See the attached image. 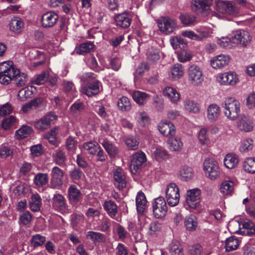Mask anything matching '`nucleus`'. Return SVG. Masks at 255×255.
Masks as SVG:
<instances>
[{
    "label": "nucleus",
    "mask_w": 255,
    "mask_h": 255,
    "mask_svg": "<svg viewBox=\"0 0 255 255\" xmlns=\"http://www.w3.org/2000/svg\"><path fill=\"white\" fill-rule=\"evenodd\" d=\"M116 25L122 28L129 27L132 21L131 15L127 12L116 14L114 17Z\"/></svg>",
    "instance_id": "nucleus-13"
},
{
    "label": "nucleus",
    "mask_w": 255,
    "mask_h": 255,
    "mask_svg": "<svg viewBox=\"0 0 255 255\" xmlns=\"http://www.w3.org/2000/svg\"><path fill=\"white\" fill-rule=\"evenodd\" d=\"M52 205L57 210H64L67 206L66 200L60 194H54L52 198Z\"/></svg>",
    "instance_id": "nucleus-22"
},
{
    "label": "nucleus",
    "mask_w": 255,
    "mask_h": 255,
    "mask_svg": "<svg viewBox=\"0 0 255 255\" xmlns=\"http://www.w3.org/2000/svg\"><path fill=\"white\" fill-rule=\"evenodd\" d=\"M101 143L110 157H115L118 154V148L108 140L104 139Z\"/></svg>",
    "instance_id": "nucleus-28"
},
{
    "label": "nucleus",
    "mask_w": 255,
    "mask_h": 255,
    "mask_svg": "<svg viewBox=\"0 0 255 255\" xmlns=\"http://www.w3.org/2000/svg\"><path fill=\"white\" fill-rule=\"evenodd\" d=\"M184 225L188 230L195 231L197 227V222L195 216L190 215L186 217L184 221Z\"/></svg>",
    "instance_id": "nucleus-40"
},
{
    "label": "nucleus",
    "mask_w": 255,
    "mask_h": 255,
    "mask_svg": "<svg viewBox=\"0 0 255 255\" xmlns=\"http://www.w3.org/2000/svg\"><path fill=\"white\" fill-rule=\"evenodd\" d=\"M48 181V175L46 173H38L34 178V184L38 187L46 185Z\"/></svg>",
    "instance_id": "nucleus-47"
},
{
    "label": "nucleus",
    "mask_w": 255,
    "mask_h": 255,
    "mask_svg": "<svg viewBox=\"0 0 255 255\" xmlns=\"http://www.w3.org/2000/svg\"><path fill=\"white\" fill-rule=\"evenodd\" d=\"M182 34L185 37L191 39L198 41L202 40L203 38L207 37L208 35V32L205 31L200 32L197 34L192 31H185L182 33Z\"/></svg>",
    "instance_id": "nucleus-37"
},
{
    "label": "nucleus",
    "mask_w": 255,
    "mask_h": 255,
    "mask_svg": "<svg viewBox=\"0 0 255 255\" xmlns=\"http://www.w3.org/2000/svg\"><path fill=\"white\" fill-rule=\"evenodd\" d=\"M57 118V116L55 114L50 112L46 116L37 121L35 124V127L40 130H44L48 128L51 122L56 120Z\"/></svg>",
    "instance_id": "nucleus-12"
},
{
    "label": "nucleus",
    "mask_w": 255,
    "mask_h": 255,
    "mask_svg": "<svg viewBox=\"0 0 255 255\" xmlns=\"http://www.w3.org/2000/svg\"><path fill=\"white\" fill-rule=\"evenodd\" d=\"M94 44L91 41H88L81 43L75 49L76 53L81 55H84L91 51L94 48Z\"/></svg>",
    "instance_id": "nucleus-32"
},
{
    "label": "nucleus",
    "mask_w": 255,
    "mask_h": 255,
    "mask_svg": "<svg viewBox=\"0 0 255 255\" xmlns=\"http://www.w3.org/2000/svg\"><path fill=\"white\" fill-rule=\"evenodd\" d=\"M84 109V105L82 102H75L70 107V111L73 116L77 115L78 112H81Z\"/></svg>",
    "instance_id": "nucleus-61"
},
{
    "label": "nucleus",
    "mask_w": 255,
    "mask_h": 255,
    "mask_svg": "<svg viewBox=\"0 0 255 255\" xmlns=\"http://www.w3.org/2000/svg\"><path fill=\"white\" fill-rule=\"evenodd\" d=\"M104 209L112 219H115L118 212V206L112 200H106L103 204Z\"/></svg>",
    "instance_id": "nucleus-20"
},
{
    "label": "nucleus",
    "mask_w": 255,
    "mask_h": 255,
    "mask_svg": "<svg viewBox=\"0 0 255 255\" xmlns=\"http://www.w3.org/2000/svg\"><path fill=\"white\" fill-rule=\"evenodd\" d=\"M56 128H54L50 130L47 133H46L44 137L48 140V141L50 144L53 145L57 144V132Z\"/></svg>",
    "instance_id": "nucleus-53"
},
{
    "label": "nucleus",
    "mask_w": 255,
    "mask_h": 255,
    "mask_svg": "<svg viewBox=\"0 0 255 255\" xmlns=\"http://www.w3.org/2000/svg\"><path fill=\"white\" fill-rule=\"evenodd\" d=\"M125 142L128 147L132 150L137 149L139 144V142L132 135L127 137Z\"/></svg>",
    "instance_id": "nucleus-62"
},
{
    "label": "nucleus",
    "mask_w": 255,
    "mask_h": 255,
    "mask_svg": "<svg viewBox=\"0 0 255 255\" xmlns=\"http://www.w3.org/2000/svg\"><path fill=\"white\" fill-rule=\"evenodd\" d=\"M253 143L254 141L251 138L243 140L240 147V151L245 152L251 150L253 147Z\"/></svg>",
    "instance_id": "nucleus-58"
},
{
    "label": "nucleus",
    "mask_w": 255,
    "mask_h": 255,
    "mask_svg": "<svg viewBox=\"0 0 255 255\" xmlns=\"http://www.w3.org/2000/svg\"><path fill=\"white\" fill-rule=\"evenodd\" d=\"M153 154L155 158L158 161L166 159L168 156V153L166 150L158 148H156Z\"/></svg>",
    "instance_id": "nucleus-60"
},
{
    "label": "nucleus",
    "mask_w": 255,
    "mask_h": 255,
    "mask_svg": "<svg viewBox=\"0 0 255 255\" xmlns=\"http://www.w3.org/2000/svg\"><path fill=\"white\" fill-rule=\"evenodd\" d=\"M158 26L161 31L168 34L173 32L175 27V23L171 19L164 18L162 21L158 22Z\"/></svg>",
    "instance_id": "nucleus-17"
},
{
    "label": "nucleus",
    "mask_w": 255,
    "mask_h": 255,
    "mask_svg": "<svg viewBox=\"0 0 255 255\" xmlns=\"http://www.w3.org/2000/svg\"><path fill=\"white\" fill-rule=\"evenodd\" d=\"M63 171L57 166L52 168L51 172L50 186L53 189H59L63 184Z\"/></svg>",
    "instance_id": "nucleus-7"
},
{
    "label": "nucleus",
    "mask_w": 255,
    "mask_h": 255,
    "mask_svg": "<svg viewBox=\"0 0 255 255\" xmlns=\"http://www.w3.org/2000/svg\"><path fill=\"white\" fill-rule=\"evenodd\" d=\"M32 96V85H29L19 90L18 97L21 101L31 99Z\"/></svg>",
    "instance_id": "nucleus-44"
},
{
    "label": "nucleus",
    "mask_w": 255,
    "mask_h": 255,
    "mask_svg": "<svg viewBox=\"0 0 255 255\" xmlns=\"http://www.w3.org/2000/svg\"><path fill=\"white\" fill-rule=\"evenodd\" d=\"M169 148L173 151L180 150L183 145V142L180 138L177 137L170 138L168 141Z\"/></svg>",
    "instance_id": "nucleus-39"
},
{
    "label": "nucleus",
    "mask_w": 255,
    "mask_h": 255,
    "mask_svg": "<svg viewBox=\"0 0 255 255\" xmlns=\"http://www.w3.org/2000/svg\"><path fill=\"white\" fill-rule=\"evenodd\" d=\"M153 107L159 112H161L164 109V101L161 96H155L153 98Z\"/></svg>",
    "instance_id": "nucleus-59"
},
{
    "label": "nucleus",
    "mask_w": 255,
    "mask_h": 255,
    "mask_svg": "<svg viewBox=\"0 0 255 255\" xmlns=\"http://www.w3.org/2000/svg\"><path fill=\"white\" fill-rule=\"evenodd\" d=\"M16 68L14 66L13 62L10 61L3 62L0 63V75L6 73H13Z\"/></svg>",
    "instance_id": "nucleus-43"
},
{
    "label": "nucleus",
    "mask_w": 255,
    "mask_h": 255,
    "mask_svg": "<svg viewBox=\"0 0 255 255\" xmlns=\"http://www.w3.org/2000/svg\"><path fill=\"white\" fill-rule=\"evenodd\" d=\"M165 194L169 206L174 207L178 204L180 198L179 190L175 183H171L167 186Z\"/></svg>",
    "instance_id": "nucleus-3"
},
{
    "label": "nucleus",
    "mask_w": 255,
    "mask_h": 255,
    "mask_svg": "<svg viewBox=\"0 0 255 255\" xmlns=\"http://www.w3.org/2000/svg\"><path fill=\"white\" fill-rule=\"evenodd\" d=\"M171 74L174 79H179L183 75V70L181 64L174 65L171 69Z\"/></svg>",
    "instance_id": "nucleus-55"
},
{
    "label": "nucleus",
    "mask_w": 255,
    "mask_h": 255,
    "mask_svg": "<svg viewBox=\"0 0 255 255\" xmlns=\"http://www.w3.org/2000/svg\"><path fill=\"white\" fill-rule=\"evenodd\" d=\"M114 185L119 190H123L126 187V175L123 169L117 168L113 172Z\"/></svg>",
    "instance_id": "nucleus-9"
},
{
    "label": "nucleus",
    "mask_w": 255,
    "mask_h": 255,
    "mask_svg": "<svg viewBox=\"0 0 255 255\" xmlns=\"http://www.w3.org/2000/svg\"><path fill=\"white\" fill-rule=\"evenodd\" d=\"M59 18L58 14L53 11L44 13L41 18V25L44 28H50L57 23Z\"/></svg>",
    "instance_id": "nucleus-10"
},
{
    "label": "nucleus",
    "mask_w": 255,
    "mask_h": 255,
    "mask_svg": "<svg viewBox=\"0 0 255 255\" xmlns=\"http://www.w3.org/2000/svg\"><path fill=\"white\" fill-rule=\"evenodd\" d=\"M163 95L173 103H177L180 99L179 94L177 91L170 87H167L163 91Z\"/></svg>",
    "instance_id": "nucleus-30"
},
{
    "label": "nucleus",
    "mask_w": 255,
    "mask_h": 255,
    "mask_svg": "<svg viewBox=\"0 0 255 255\" xmlns=\"http://www.w3.org/2000/svg\"><path fill=\"white\" fill-rule=\"evenodd\" d=\"M48 76L49 73L47 71H43L36 76L34 80H33V84L36 85L43 84L46 81Z\"/></svg>",
    "instance_id": "nucleus-64"
},
{
    "label": "nucleus",
    "mask_w": 255,
    "mask_h": 255,
    "mask_svg": "<svg viewBox=\"0 0 255 255\" xmlns=\"http://www.w3.org/2000/svg\"><path fill=\"white\" fill-rule=\"evenodd\" d=\"M216 10L219 12L226 14H237L239 10L231 2L219 1L216 3Z\"/></svg>",
    "instance_id": "nucleus-11"
},
{
    "label": "nucleus",
    "mask_w": 255,
    "mask_h": 255,
    "mask_svg": "<svg viewBox=\"0 0 255 255\" xmlns=\"http://www.w3.org/2000/svg\"><path fill=\"white\" fill-rule=\"evenodd\" d=\"M87 237L89 238L94 243H104L106 241L105 236L100 232L89 231L87 233Z\"/></svg>",
    "instance_id": "nucleus-46"
},
{
    "label": "nucleus",
    "mask_w": 255,
    "mask_h": 255,
    "mask_svg": "<svg viewBox=\"0 0 255 255\" xmlns=\"http://www.w3.org/2000/svg\"><path fill=\"white\" fill-rule=\"evenodd\" d=\"M244 170L251 173H255V157L246 159L243 164Z\"/></svg>",
    "instance_id": "nucleus-48"
},
{
    "label": "nucleus",
    "mask_w": 255,
    "mask_h": 255,
    "mask_svg": "<svg viewBox=\"0 0 255 255\" xmlns=\"http://www.w3.org/2000/svg\"><path fill=\"white\" fill-rule=\"evenodd\" d=\"M146 56L148 60L152 62H155L160 58L159 50L153 48L148 49Z\"/></svg>",
    "instance_id": "nucleus-51"
},
{
    "label": "nucleus",
    "mask_w": 255,
    "mask_h": 255,
    "mask_svg": "<svg viewBox=\"0 0 255 255\" xmlns=\"http://www.w3.org/2000/svg\"><path fill=\"white\" fill-rule=\"evenodd\" d=\"M201 191L198 188L188 190L186 193V202L192 209L196 208L200 202Z\"/></svg>",
    "instance_id": "nucleus-8"
},
{
    "label": "nucleus",
    "mask_w": 255,
    "mask_h": 255,
    "mask_svg": "<svg viewBox=\"0 0 255 255\" xmlns=\"http://www.w3.org/2000/svg\"><path fill=\"white\" fill-rule=\"evenodd\" d=\"M16 120L13 116H10L7 118H5L1 123L2 128L6 130L9 129L12 126L15 124Z\"/></svg>",
    "instance_id": "nucleus-63"
},
{
    "label": "nucleus",
    "mask_w": 255,
    "mask_h": 255,
    "mask_svg": "<svg viewBox=\"0 0 255 255\" xmlns=\"http://www.w3.org/2000/svg\"><path fill=\"white\" fill-rule=\"evenodd\" d=\"M218 81L222 85H234L237 83L238 79L234 73H225L219 76Z\"/></svg>",
    "instance_id": "nucleus-21"
},
{
    "label": "nucleus",
    "mask_w": 255,
    "mask_h": 255,
    "mask_svg": "<svg viewBox=\"0 0 255 255\" xmlns=\"http://www.w3.org/2000/svg\"><path fill=\"white\" fill-rule=\"evenodd\" d=\"M224 164L229 169H233L237 166L239 160L235 154H228L225 157Z\"/></svg>",
    "instance_id": "nucleus-31"
},
{
    "label": "nucleus",
    "mask_w": 255,
    "mask_h": 255,
    "mask_svg": "<svg viewBox=\"0 0 255 255\" xmlns=\"http://www.w3.org/2000/svg\"><path fill=\"white\" fill-rule=\"evenodd\" d=\"M132 97L136 103L142 105L145 103L149 95L143 92L135 91L132 94Z\"/></svg>",
    "instance_id": "nucleus-35"
},
{
    "label": "nucleus",
    "mask_w": 255,
    "mask_h": 255,
    "mask_svg": "<svg viewBox=\"0 0 255 255\" xmlns=\"http://www.w3.org/2000/svg\"><path fill=\"white\" fill-rule=\"evenodd\" d=\"M220 190L225 195H231L234 191V183L231 181H223L221 185Z\"/></svg>",
    "instance_id": "nucleus-42"
},
{
    "label": "nucleus",
    "mask_w": 255,
    "mask_h": 255,
    "mask_svg": "<svg viewBox=\"0 0 255 255\" xmlns=\"http://www.w3.org/2000/svg\"><path fill=\"white\" fill-rule=\"evenodd\" d=\"M185 108L186 111L193 113H197L199 112V107L198 104L193 101L186 100L185 102Z\"/></svg>",
    "instance_id": "nucleus-52"
},
{
    "label": "nucleus",
    "mask_w": 255,
    "mask_h": 255,
    "mask_svg": "<svg viewBox=\"0 0 255 255\" xmlns=\"http://www.w3.org/2000/svg\"><path fill=\"white\" fill-rule=\"evenodd\" d=\"M31 131L32 129L30 127L22 126L20 128L16 131L15 134V138L18 139H23L27 137Z\"/></svg>",
    "instance_id": "nucleus-41"
},
{
    "label": "nucleus",
    "mask_w": 255,
    "mask_h": 255,
    "mask_svg": "<svg viewBox=\"0 0 255 255\" xmlns=\"http://www.w3.org/2000/svg\"><path fill=\"white\" fill-rule=\"evenodd\" d=\"M13 150L5 144H2L0 146V158H6L9 156H12Z\"/></svg>",
    "instance_id": "nucleus-56"
},
{
    "label": "nucleus",
    "mask_w": 255,
    "mask_h": 255,
    "mask_svg": "<svg viewBox=\"0 0 255 255\" xmlns=\"http://www.w3.org/2000/svg\"><path fill=\"white\" fill-rule=\"evenodd\" d=\"M196 17L188 14H182L180 15L181 22L186 25L194 24L196 21Z\"/></svg>",
    "instance_id": "nucleus-54"
},
{
    "label": "nucleus",
    "mask_w": 255,
    "mask_h": 255,
    "mask_svg": "<svg viewBox=\"0 0 255 255\" xmlns=\"http://www.w3.org/2000/svg\"><path fill=\"white\" fill-rule=\"evenodd\" d=\"M158 128L160 133L165 136H172L176 132L175 127L171 122L160 123Z\"/></svg>",
    "instance_id": "nucleus-19"
},
{
    "label": "nucleus",
    "mask_w": 255,
    "mask_h": 255,
    "mask_svg": "<svg viewBox=\"0 0 255 255\" xmlns=\"http://www.w3.org/2000/svg\"><path fill=\"white\" fill-rule=\"evenodd\" d=\"M203 169L206 176L211 180H216L220 177L221 170L219 163L213 158L205 159L203 163Z\"/></svg>",
    "instance_id": "nucleus-2"
},
{
    "label": "nucleus",
    "mask_w": 255,
    "mask_h": 255,
    "mask_svg": "<svg viewBox=\"0 0 255 255\" xmlns=\"http://www.w3.org/2000/svg\"><path fill=\"white\" fill-rule=\"evenodd\" d=\"M180 175L182 180L187 181L192 179L194 173L191 167L187 166H183L180 168Z\"/></svg>",
    "instance_id": "nucleus-36"
},
{
    "label": "nucleus",
    "mask_w": 255,
    "mask_h": 255,
    "mask_svg": "<svg viewBox=\"0 0 255 255\" xmlns=\"http://www.w3.org/2000/svg\"><path fill=\"white\" fill-rule=\"evenodd\" d=\"M239 245V240L235 236H231L225 241V249L227 252L236 250Z\"/></svg>",
    "instance_id": "nucleus-33"
},
{
    "label": "nucleus",
    "mask_w": 255,
    "mask_h": 255,
    "mask_svg": "<svg viewBox=\"0 0 255 255\" xmlns=\"http://www.w3.org/2000/svg\"><path fill=\"white\" fill-rule=\"evenodd\" d=\"M146 161V157L145 153L141 151H138L134 153L131 160L130 169L133 174H136Z\"/></svg>",
    "instance_id": "nucleus-6"
},
{
    "label": "nucleus",
    "mask_w": 255,
    "mask_h": 255,
    "mask_svg": "<svg viewBox=\"0 0 255 255\" xmlns=\"http://www.w3.org/2000/svg\"><path fill=\"white\" fill-rule=\"evenodd\" d=\"M24 26L23 21L18 17H14L9 22L10 30L15 33H20Z\"/></svg>",
    "instance_id": "nucleus-29"
},
{
    "label": "nucleus",
    "mask_w": 255,
    "mask_h": 255,
    "mask_svg": "<svg viewBox=\"0 0 255 255\" xmlns=\"http://www.w3.org/2000/svg\"><path fill=\"white\" fill-rule=\"evenodd\" d=\"M66 160L65 152L61 150L57 151L55 156L54 157L55 163L59 166H63L65 164Z\"/></svg>",
    "instance_id": "nucleus-50"
},
{
    "label": "nucleus",
    "mask_w": 255,
    "mask_h": 255,
    "mask_svg": "<svg viewBox=\"0 0 255 255\" xmlns=\"http://www.w3.org/2000/svg\"><path fill=\"white\" fill-rule=\"evenodd\" d=\"M118 106L122 111H128L131 108L129 99L124 96L118 100Z\"/></svg>",
    "instance_id": "nucleus-49"
},
{
    "label": "nucleus",
    "mask_w": 255,
    "mask_h": 255,
    "mask_svg": "<svg viewBox=\"0 0 255 255\" xmlns=\"http://www.w3.org/2000/svg\"><path fill=\"white\" fill-rule=\"evenodd\" d=\"M238 127L241 130L248 132L253 129V122L251 120L246 117H242L238 122Z\"/></svg>",
    "instance_id": "nucleus-27"
},
{
    "label": "nucleus",
    "mask_w": 255,
    "mask_h": 255,
    "mask_svg": "<svg viewBox=\"0 0 255 255\" xmlns=\"http://www.w3.org/2000/svg\"><path fill=\"white\" fill-rule=\"evenodd\" d=\"M152 211L154 216L157 219L164 217L167 213L166 202L163 197L154 199L152 203Z\"/></svg>",
    "instance_id": "nucleus-4"
},
{
    "label": "nucleus",
    "mask_w": 255,
    "mask_h": 255,
    "mask_svg": "<svg viewBox=\"0 0 255 255\" xmlns=\"http://www.w3.org/2000/svg\"><path fill=\"white\" fill-rule=\"evenodd\" d=\"M230 60L228 55H219L215 56L211 60V65L214 69L221 68L227 65Z\"/></svg>",
    "instance_id": "nucleus-18"
},
{
    "label": "nucleus",
    "mask_w": 255,
    "mask_h": 255,
    "mask_svg": "<svg viewBox=\"0 0 255 255\" xmlns=\"http://www.w3.org/2000/svg\"><path fill=\"white\" fill-rule=\"evenodd\" d=\"M83 148L86 150L89 154L94 155L96 154L100 145L96 141H88L83 144Z\"/></svg>",
    "instance_id": "nucleus-34"
},
{
    "label": "nucleus",
    "mask_w": 255,
    "mask_h": 255,
    "mask_svg": "<svg viewBox=\"0 0 255 255\" xmlns=\"http://www.w3.org/2000/svg\"><path fill=\"white\" fill-rule=\"evenodd\" d=\"M14 75H13L12 82L17 87H21L25 84L28 80V76L24 73H21L20 70L15 69Z\"/></svg>",
    "instance_id": "nucleus-23"
},
{
    "label": "nucleus",
    "mask_w": 255,
    "mask_h": 255,
    "mask_svg": "<svg viewBox=\"0 0 255 255\" xmlns=\"http://www.w3.org/2000/svg\"><path fill=\"white\" fill-rule=\"evenodd\" d=\"M42 204V199L39 194H33V212L40 211Z\"/></svg>",
    "instance_id": "nucleus-57"
},
{
    "label": "nucleus",
    "mask_w": 255,
    "mask_h": 255,
    "mask_svg": "<svg viewBox=\"0 0 255 255\" xmlns=\"http://www.w3.org/2000/svg\"><path fill=\"white\" fill-rule=\"evenodd\" d=\"M84 176V173L81 169L76 166L69 171V177L72 180L74 181L81 180Z\"/></svg>",
    "instance_id": "nucleus-45"
},
{
    "label": "nucleus",
    "mask_w": 255,
    "mask_h": 255,
    "mask_svg": "<svg viewBox=\"0 0 255 255\" xmlns=\"http://www.w3.org/2000/svg\"><path fill=\"white\" fill-rule=\"evenodd\" d=\"M100 83L97 80L87 83L82 89V93L89 97L98 94L100 92Z\"/></svg>",
    "instance_id": "nucleus-15"
},
{
    "label": "nucleus",
    "mask_w": 255,
    "mask_h": 255,
    "mask_svg": "<svg viewBox=\"0 0 255 255\" xmlns=\"http://www.w3.org/2000/svg\"><path fill=\"white\" fill-rule=\"evenodd\" d=\"M82 198V193L75 185H71L68 189V199L70 204H77Z\"/></svg>",
    "instance_id": "nucleus-16"
},
{
    "label": "nucleus",
    "mask_w": 255,
    "mask_h": 255,
    "mask_svg": "<svg viewBox=\"0 0 255 255\" xmlns=\"http://www.w3.org/2000/svg\"><path fill=\"white\" fill-rule=\"evenodd\" d=\"M207 112L208 120L213 122L218 118L220 115V109L217 104H213L208 107Z\"/></svg>",
    "instance_id": "nucleus-26"
},
{
    "label": "nucleus",
    "mask_w": 255,
    "mask_h": 255,
    "mask_svg": "<svg viewBox=\"0 0 255 255\" xmlns=\"http://www.w3.org/2000/svg\"><path fill=\"white\" fill-rule=\"evenodd\" d=\"M232 39L234 42L246 46L251 40V37L248 31L244 30H238L235 32Z\"/></svg>",
    "instance_id": "nucleus-14"
},
{
    "label": "nucleus",
    "mask_w": 255,
    "mask_h": 255,
    "mask_svg": "<svg viewBox=\"0 0 255 255\" xmlns=\"http://www.w3.org/2000/svg\"><path fill=\"white\" fill-rule=\"evenodd\" d=\"M135 202L137 212L139 214H142L145 209L147 200L144 194L142 191L137 193Z\"/></svg>",
    "instance_id": "nucleus-24"
},
{
    "label": "nucleus",
    "mask_w": 255,
    "mask_h": 255,
    "mask_svg": "<svg viewBox=\"0 0 255 255\" xmlns=\"http://www.w3.org/2000/svg\"><path fill=\"white\" fill-rule=\"evenodd\" d=\"M225 115L231 120L238 117L240 113V102L234 98H227L222 104Z\"/></svg>",
    "instance_id": "nucleus-1"
},
{
    "label": "nucleus",
    "mask_w": 255,
    "mask_h": 255,
    "mask_svg": "<svg viewBox=\"0 0 255 255\" xmlns=\"http://www.w3.org/2000/svg\"><path fill=\"white\" fill-rule=\"evenodd\" d=\"M213 0H194L192 3L194 9L201 12L208 10Z\"/></svg>",
    "instance_id": "nucleus-25"
},
{
    "label": "nucleus",
    "mask_w": 255,
    "mask_h": 255,
    "mask_svg": "<svg viewBox=\"0 0 255 255\" xmlns=\"http://www.w3.org/2000/svg\"><path fill=\"white\" fill-rule=\"evenodd\" d=\"M188 80L194 86L201 84L204 80L202 71L196 65H192L188 70Z\"/></svg>",
    "instance_id": "nucleus-5"
},
{
    "label": "nucleus",
    "mask_w": 255,
    "mask_h": 255,
    "mask_svg": "<svg viewBox=\"0 0 255 255\" xmlns=\"http://www.w3.org/2000/svg\"><path fill=\"white\" fill-rule=\"evenodd\" d=\"M171 255H183V249L177 241H173L169 246Z\"/></svg>",
    "instance_id": "nucleus-38"
}]
</instances>
